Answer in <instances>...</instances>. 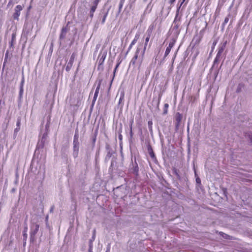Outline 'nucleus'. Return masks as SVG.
I'll return each mask as SVG.
<instances>
[{
    "label": "nucleus",
    "instance_id": "obj_1",
    "mask_svg": "<svg viewBox=\"0 0 252 252\" xmlns=\"http://www.w3.org/2000/svg\"><path fill=\"white\" fill-rule=\"evenodd\" d=\"M226 44L227 41H225L224 42L219 46L218 48V52L213 61L212 69L219 66V63L222 58V53L226 47Z\"/></svg>",
    "mask_w": 252,
    "mask_h": 252
},
{
    "label": "nucleus",
    "instance_id": "obj_2",
    "mask_svg": "<svg viewBox=\"0 0 252 252\" xmlns=\"http://www.w3.org/2000/svg\"><path fill=\"white\" fill-rule=\"evenodd\" d=\"M139 168L136 161V158L134 157L131 158V162L129 166V172L130 173L132 174L136 178H137L139 175Z\"/></svg>",
    "mask_w": 252,
    "mask_h": 252
},
{
    "label": "nucleus",
    "instance_id": "obj_3",
    "mask_svg": "<svg viewBox=\"0 0 252 252\" xmlns=\"http://www.w3.org/2000/svg\"><path fill=\"white\" fill-rule=\"evenodd\" d=\"M79 134L78 130L77 129H76L75 134L73 137V149L72 155L74 158H76L78 157L79 149Z\"/></svg>",
    "mask_w": 252,
    "mask_h": 252
},
{
    "label": "nucleus",
    "instance_id": "obj_4",
    "mask_svg": "<svg viewBox=\"0 0 252 252\" xmlns=\"http://www.w3.org/2000/svg\"><path fill=\"white\" fill-rule=\"evenodd\" d=\"M33 28V25L32 23L27 22L25 23L22 34V37L23 38L26 39V41L28 39V36L30 35Z\"/></svg>",
    "mask_w": 252,
    "mask_h": 252
},
{
    "label": "nucleus",
    "instance_id": "obj_5",
    "mask_svg": "<svg viewBox=\"0 0 252 252\" xmlns=\"http://www.w3.org/2000/svg\"><path fill=\"white\" fill-rule=\"evenodd\" d=\"M69 23V22H68L67 25L63 27L61 30L59 39L60 45H62L63 43H65L66 41V34L69 29L68 27Z\"/></svg>",
    "mask_w": 252,
    "mask_h": 252
},
{
    "label": "nucleus",
    "instance_id": "obj_6",
    "mask_svg": "<svg viewBox=\"0 0 252 252\" xmlns=\"http://www.w3.org/2000/svg\"><path fill=\"white\" fill-rule=\"evenodd\" d=\"M39 225L37 223H33L31 226L30 230V242L33 243L35 240V235L39 230Z\"/></svg>",
    "mask_w": 252,
    "mask_h": 252
},
{
    "label": "nucleus",
    "instance_id": "obj_7",
    "mask_svg": "<svg viewBox=\"0 0 252 252\" xmlns=\"http://www.w3.org/2000/svg\"><path fill=\"white\" fill-rule=\"evenodd\" d=\"M180 26V25L172 24L169 30V32H171V34L173 35L172 39L177 40L181 31V29L179 28Z\"/></svg>",
    "mask_w": 252,
    "mask_h": 252
},
{
    "label": "nucleus",
    "instance_id": "obj_8",
    "mask_svg": "<svg viewBox=\"0 0 252 252\" xmlns=\"http://www.w3.org/2000/svg\"><path fill=\"white\" fill-rule=\"evenodd\" d=\"M141 50V47H138L136 50V52L135 53V54H134L133 57L132 58V59L131 60V61L130 62L129 65H134L136 64V63H137V64H138V68H140L141 64L140 65H139V63L138 62V59H139V56L141 53V51H140Z\"/></svg>",
    "mask_w": 252,
    "mask_h": 252
},
{
    "label": "nucleus",
    "instance_id": "obj_9",
    "mask_svg": "<svg viewBox=\"0 0 252 252\" xmlns=\"http://www.w3.org/2000/svg\"><path fill=\"white\" fill-rule=\"evenodd\" d=\"M185 1V0H183L181 2L180 5L178 7L176 12L175 17L172 23L173 24H177L181 25L182 15H179V11L181 6H182V5L183 4Z\"/></svg>",
    "mask_w": 252,
    "mask_h": 252
},
{
    "label": "nucleus",
    "instance_id": "obj_10",
    "mask_svg": "<svg viewBox=\"0 0 252 252\" xmlns=\"http://www.w3.org/2000/svg\"><path fill=\"white\" fill-rule=\"evenodd\" d=\"M150 38V37H147V36L146 37L144 48H143V50L141 49V50L140 51H141V53H140V55L139 56V59H138V62L139 63V65L142 64V63L143 62L144 55V54H145V50L146 49L147 46L148 45V42L149 41Z\"/></svg>",
    "mask_w": 252,
    "mask_h": 252
},
{
    "label": "nucleus",
    "instance_id": "obj_11",
    "mask_svg": "<svg viewBox=\"0 0 252 252\" xmlns=\"http://www.w3.org/2000/svg\"><path fill=\"white\" fill-rule=\"evenodd\" d=\"M107 56V52L106 51H101L99 54L98 58V69H100L101 66L103 64Z\"/></svg>",
    "mask_w": 252,
    "mask_h": 252
},
{
    "label": "nucleus",
    "instance_id": "obj_12",
    "mask_svg": "<svg viewBox=\"0 0 252 252\" xmlns=\"http://www.w3.org/2000/svg\"><path fill=\"white\" fill-rule=\"evenodd\" d=\"M100 0H94L91 6L90 10L89 13V16L91 19H92L93 18L94 13L97 8V7Z\"/></svg>",
    "mask_w": 252,
    "mask_h": 252
},
{
    "label": "nucleus",
    "instance_id": "obj_13",
    "mask_svg": "<svg viewBox=\"0 0 252 252\" xmlns=\"http://www.w3.org/2000/svg\"><path fill=\"white\" fill-rule=\"evenodd\" d=\"M110 9V7L107 9L103 8L100 11L99 16L100 18H101V23L102 24H104L105 22V20L108 14Z\"/></svg>",
    "mask_w": 252,
    "mask_h": 252
},
{
    "label": "nucleus",
    "instance_id": "obj_14",
    "mask_svg": "<svg viewBox=\"0 0 252 252\" xmlns=\"http://www.w3.org/2000/svg\"><path fill=\"white\" fill-rule=\"evenodd\" d=\"M163 91L162 92H160L158 95V97H154L153 100V105L154 106H156L157 108H159V105L160 104V102L162 97V96L163 95Z\"/></svg>",
    "mask_w": 252,
    "mask_h": 252
},
{
    "label": "nucleus",
    "instance_id": "obj_15",
    "mask_svg": "<svg viewBox=\"0 0 252 252\" xmlns=\"http://www.w3.org/2000/svg\"><path fill=\"white\" fill-rule=\"evenodd\" d=\"M176 41V39H172V41L170 42L168 46L166 49L164 55V59H165L169 55V54L170 52L171 49L174 46Z\"/></svg>",
    "mask_w": 252,
    "mask_h": 252
},
{
    "label": "nucleus",
    "instance_id": "obj_16",
    "mask_svg": "<svg viewBox=\"0 0 252 252\" xmlns=\"http://www.w3.org/2000/svg\"><path fill=\"white\" fill-rule=\"evenodd\" d=\"M22 10V7L20 5H17L15 8V12L13 14V18L15 20H18L19 17L21 13V11Z\"/></svg>",
    "mask_w": 252,
    "mask_h": 252
},
{
    "label": "nucleus",
    "instance_id": "obj_17",
    "mask_svg": "<svg viewBox=\"0 0 252 252\" xmlns=\"http://www.w3.org/2000/svg\"><path fill=\"white\" fill-rule=\"evenodd\" d=\"M28 225L25 222L24 224V230L23 231V246L25 247L26 245V241L28 238V234H27V231H28Z\"/></svg>",
    "mask_w": 252,
    "mask_h": 252
},
{
    "label": "nucleus",
    "instance_id": "obj_18",
    "mask_svg": "<svg viewBox=\"0 0 252 252\" xmlns=\"http://www.w3.org/2000/svg\"><path fill=\"white\" fill-rule=\"evenodd\" d=\"M74 58H75L74 55V54H72V55L71 56L70 60H69V62H68V63L66 65V66L65 67V70L66 71L68 72L70 71L71 68L72 66V65H73V63L74 62Z\"/></svg>",
    "mask_w": 252,
    "mask_h": 252
},
{
    "label": "nucleus",
    "instance_id": "obj_19",
    "mask_svg": "<svg viewBox=\"0 0 252 252\" xmlns=\"http://www.w3.org/2000/svg\"><path fill=\"white\" fill-rule=\"evenodd\" d=\"M20 125H21V118L19 117L17 120L16 127L14 129V130L13 137L14 138L17 136V133L20 130Z\"/></svg>",
    "mask_w": 252,
    "mask_h": 252
},
{
    "label": "nucleus",
    "instance_id": "obj_20",
    "mask_svg": "<svg viewBox=\"0 0 252 252\" xmlns=\"http://www.w3.org/2000/svg\"><path fill=\"white\" fill-rule=\"evenodd\" d=\"M106 148L108 152H107V154L106 156L105 160L106 161H108L111 158L113 152L112 150L110 148L109 145H107L106 146Z\"/></svg>",
    "mask_w": 252,
    "mask_h": 252
},
{
    "label": "nucleus",
    "instance_id": "obj_21",
    "mask_svg": "<svg viewBox=\"0 0 252 252\" xmlns=\"http://www.w3.org/2000/svg\"><path fill=\"white\" fill-rule=\"evenodd\" d=\"M100 81H99V82L98 83V84L95 89V92H94V97H93V101H92V103L93 104H94L96 100V98L97 97V96H98V94L99 93V89H100Z\"/></svg>",
    "mask_w": 252,
    "mask_h": 252
},
{
    "label": "nucleus",
    "instance_id": "obj_22",
    "mask_svg": "<svg viewBox=\"0 0 252 252\" xmlns=\"http://www.w3.org/2000/svg\"><path fill=\"white\" fill-rule=\"evenodd\" d=\"M100 81H99V82L98 83V84L95 89V92H94V97H93V101H92V103L93 104H94L96 100V98L97 97V96H98V94L99 93V89H100Z\"/></svg>",
    "mask_w": 252,
    "mask_h": 252
},
{
    "label": "nucleus",
    "instance_id": "obj_23",
    "mask_svg": "<svg viewBox=\"0 0 252 252\" xmlns=\"http://www.w3.org/2000/svg\"><path fill=\"white\" fill-rule=\"evenodd\" d=\"M100 81H99V82L98 83V84L95 89V92H94V97H93V101H92V103L93 104H94L96 100V98L97 97V96H98V94L99 93V89H100Z\"/></svg>",
    "mask_w": 252,
    "mask_h": 252
},
{
    "label": "nucleus",
    "instance_id": "obj_24",
    "mask_svg": "<svg viewBox=\"0 0 252 252\" xmlns=\"http://www.w3.org/2000/svg\"><path fill=\"white\" fill-rule=\"evenodd\" d=\"M148 152L150 156V157L153 159H156V156L154 154V151L152 149V147L151 145H149L147 147Z\"/></svg>",
    "mask_w": 252,
    "mask_h": 252
},
{
    "label": "nucleus",
    "instance_id": "obj_25",
    "mask_svg": "<svg viewBox=\"0 0 252 252\" xmlns=\"http://www.w3.org/2000/svg\"><path fill=\"white\" fill-rule=\"evenodd\" d=\"M126 1V0H120L119 5H118V10L117 13V16L119 15L122 11V8L124 6V4Z\"/></svg>",
    "mask_w": 252,
    "mask_h": 252
},
{
    "label": "nucleus",
    "instance_id": "obj_26",
    "mask_svg": "<svg viewBox=\"0 0 252 252\" xmlns=\"http://www.w3.org/2000/svg\"><path fill=\"white\" fill-rule=\"evenodd\" d=\"M133 120L132 119L129 122V139L131 140L133 138V133L132 132Z\"/></svg>",
    "mask_w": 252,
    "mask_h": 252
},
{
    "label": "nucleus",
    "instance_id": "obj_27",
    "mask_svg": "<svg viewBox=\"0 0 252 252\" xmlns=\"http://www.w3.org/2000/svg\"><path fill=\"white\" fill-rule=\"evenodd\" d=\"M230 14H228V15L225 18L222 24H221V30H223L225 27V25L228 22L229 20V17H230Z\"/></svg>",
    "mask_w": 252,
    "mask_h": 252
},
{
    "label": "nucleus",
    "instance_id": "obj_28",
    "mask_svg": "<svg viewBox=\"0 0 252 252\" xmlns=\"http://www.w3.org/2000/svg\"><path fill=\"white\" fill-rule=\"evenodd\" d=\"M221 68V66H220L219 67V66H217V67H215L214 68H213L212 69V68H211V70H214V76H215V79H216L219 74V71H220V69Z\"/></svg>",
    "mask_w": 252,
    "mask_h": 252
},
{
    "label": "nucleus",
    "instance_id": "obj_29",
    "mask_svg": "<svg viewBox=\"0 0 252 252\" xmlns=\"http://www.w3.org/2000/svg\"><path fill=\"white\" fill-rule=\"evenodd\" d=\"M44 144H45L44 143L38 140L37 145H36V150H35V152H36L37 151L39 150V149H42L44 146Z\"/></svg>",
    "mask_w": 252,
    "mask_h": 252
},
{
    "label": "nucleus",
    "instance_id": "obj_30",
    "mask_svg": "<svg viewBox=\"0 0 252 252\" xmlns=\"http://www.w3.org/2000/svg\"><path fill=\"white\" fill-rule=\"evenodd\" d=\"M193 169H194V175H195V177L196 183L198 185H201V179L198 176L197 174L196 173V171L194 167Z\"/></svg>",
    "mask_w": 252,
    "mask_h": 252
},
{
    "label": "nucleus",
    "instance_id": "obj_31",
    "mask_svg": "<svg viewBox=\"0 0 252 252\" xmlns=\"http://www.w3.org/2000/svg\"><path fill=\"white\" fill-rule=\"evenodd\" d=\"M16 40V33H13L11 36V41L9 42V45L10 47H12L13 46L14 42Z\"/></svg>",
    "mask_w": 252,
    "mask_h": 252
},
{
    "label": "nucleus",
    "instance_id": "obj_32",
    "mask_svg": "<svg viewBox=\"0 0 252 252\" xmlns=\"http://www.w3.org/2000/svg\"><path fill=\"white\" fill-rule=\"evenodd\" d=\"M91 141H92V147H91V149L92 150H93L94 149V146H95V142H96V137H95V136H92L91 138Z\"/></svg>",
    "mask_w": 252,
    "mask_h": 252
},
{
    "label": "nucleus",
    "instance_id": "obj_33",
    "mask_svg": "<svg viewBox=\"0 0 252 252\" xmlns=\"http://www.w3.org/2000/svg\"><path fill=\"white\" fill-rule=\"evenodd\" d=\"M148 128H149V131H150V133L151 134H153V128H152L153 122H152V121H149L148 122Z\"/></svg>",
    "mask_w": 252,
    "mask_h": 252
},
{
    "label": "nucleus",
    "instance_id": "obj_34",
    "mask_svg": "<svg viewBox=\"0 0 252 252\" xmlns=\"http://www.w3.org/2000/svg\"><path fill=\"white\" fill-rule=\"evenodd\" d=\"M47 138V133H44L42 134L41 138L39 140L40 141L44 143H45Z\"/></svg>",
    "mask_w": 252,
    "mask_h": 252
},
{
    "label": "nucleus",
    "instance_id": "obj_35",
    "mask_svg": "<svg viewBox=\"0 0 252 252\" xmlns=\"http://www.w3.org/2000/svg\"><path fill=\"white\" fill-rule=\"evenodd\" d=\"M151 1L148 4L147 6V7L146 8L144 12L145 13H150L152 10V6L151 5Z\"/></svg>",
    "mask_w": 252,
    "mask_h": 252
},
{
    "label": "nucleus",
    "instance_id": "obj_36",
    "mask_svg": "<svg viewBox=\"0 0 252 252\" xmlns=\"http://www.w3.org/2000/svg\"><path fill=\"white\" fill-rule=\"evenodd\" d=\"M168 107H169L168 104L165 103L164 105L163 115H166L167 114Z\"/></svg>",
    "mask_w": 252,
    "mask_h": 252
},
{
    "label": "nucleus",
    "instance_id": "obj_37",
    "mask_svg": "<svg viewBox=\"0 0 252 252\" xmlns=\"http://www.w3.org/2000/svg\"><path fill=\"white\" fill-rule=\"evenodd\" d=\"M93 242L89 241V242L88 252H93Z\"/></svg>",
    "mask_w": 252,
    "mask_h": 252
},
{
    "label": "nucleus",
    "instance_id": "obj_38",
    "mask_svg": "<svg viewBox=\"0 0 252 252\" xmlns=\"http://www.w3.org/2000/svg\"><path fill=\"white\" fill-rule=\"evenodd\" d=\"M136 42H135V41H132V42H131L130 44L129 45L128 48V49H127V51L126 53V54H127L129 51L131 49L132 46L136 43Z\"/></svg>",
    "mask_w": 252,
    "mask_h": 252
},
{
    "label": "nucleus",
    "instance_id": "obj_39",
    "mask_svg": "<svg viewBox=\"0 0 252 252\" xmlns=\"http://www.w3.org/2000/svg\"><path fill=\"white\" fill-rule=\"evenodd\" d=\"M23 93H24V88H20L19 93V99L20 100H21L23 97Z\"/></svg>",
    "mask_w": 252,
    "mask_h": 252
},
{
    "label": "nucleus",
    "instance_id": "obj_40",
    "mask_svg": "<svg viewBox=\"0 0 252 252\" xmlns=\"http://www.w3.org/2000/svg\"><path fill=\"white\" fill-rule=\"evenodd\" d=\"M140 35V33L139 32H136L135 34V35L134 36V39H133V41H135V42H136L138 40V39L139 38Z\"/></svg>",
    "mask_w": 252,
    "mask_h": 252
},
{
    "label": "nucleus",
    "instance_id": "obj_41",
    "mask_svg": "<svg viewBox=\"0 0 252 252\" xmlns=\"http://www.w3.org/2000/svg\"><path fill=\"white\" fill-rule=\"evenodd\" d=\"M152 30L151 29H148L146 31V34H145V36H147V37H150L151 36V34L152 33Z\"/></svg>",
    "mask_w": 252,
    "mask_h": 252
},
{
    "label": "nucleus",
    "instance_id": "obj_42",
    "mask_svg": "<svg viewBox=\"0 0 252 252\" xmlns=\"http://www.w3.org/2000/svg\"><path fill=\"white\" fill-rule=\"evenodd\" d=\"M114 162H115V161L114 160H111V165L109 168V172H112V171L113 170V166H114Z\"/></svg>",
    "mask_w": 252,
    "mask_h": 252
},
{
    "label": "nucleus",
    "instance_id": "obj_43",
    "mask_svg": "<svg viewBox=\"0 0 252 252\" xmlns=\"http://www.w3.org/2000/svg\"><path fill=\"white\" fill-rule=\"evenodd\" d=\"M95 230H94V233H93V235L92 237V238L89 240V241L90 242H94V241L95 240Z\"/></svg>",
    "mask_w": 252,
    "mask_h": 252
},
{
    "label": "nucleus",
    "instance_id": "obj_44",
    "mask_svg": "<svg viewBox=\"0 0 252 252\" xmlns=\"http://www.w3.org/2000/svg\"><path fill=\"white\" fill-rule=\"evenodd\" d=\"M220 234L225 239H227L228 237H229V236L227 234L222 232H220Z\"/></svg>",
    "mask_w": 252,
    "mask_h": 252
},
{
    "label": "nucleus",
    "instance_id": "obj_45",
    "mask_svg": "<svg viewBox=\"0 0 252 252\" xmlns=\"http://www.w3.org/2000/svg\"><path fill=\"white\" fill-rule=\"evenodd\" d=\"M24 82H25L24 77V76H23L22 80L21 81L20 85V88H23Z\"/></svg>",
    "mask_w": 252,
    "mask_h": 252
},
{
    "label": "nucleus",
    "instance_id": "obj_46",
    "mask_svg": "<svg viewBox=\"0 0 252 252\" xmlns=\"http://www.w3.org/2000/svg\"><path fill=\"white\" fill-rule=\"evenodd\" d=\"M178 116L176 118V120L178 122H180L181 120V115L178 113L177 114Z\"/></svg>",
    "mask_w": 252,
    "mask_h": 252
},
{
    "label": "nucleus",
    "instance_id": "obj_47",
    "mask_svg": "<svg viewBox=\"0 0 252 252\" xmlns=\"http://www.w3.org/2000/svg\"><path fill=\"white\" fill-rule=\"evenodd\" d=\"M136 0H129V5L130 8Z\"/></svg>",
    "mask_w": 252,
    "mask_h": 252
},
{
    "label": "nucleus",
    "instance_id": "obj_48",
    "mask_svg": "<svg viewBox=\"0 0 252 252\" xmlns=\"http://www.w3.org/2000/svg\"><path fill=\"white\" fill-rule=\"evenodd\" d=\"M8 55V51H6V53H5V55L4 62V63H3V66L4 65V64H5V61H6V60H7V59Z\"/></svg>",
    "mask_w": 252,
    "mask_h": 252
},
{
    "label": "nucleus",
    "instance_id": "obj_49",
    "mask_svg": "<svg viewBox=\"0 0 252 252\" xmlns=\"http://www.w3.org/2000/svg\"><path fill=\"white\" fill-rule=\"evenodd\" d=\"M124 97V93L123 94H121L120 97L119 99V103H120L123 99Z\"/></svg>",
    "mask_w": 252,
    "mask_h": 252
},
{
    "label": "nucleus",
    "instance_id": "obj_50",
    "mask_svg": "<svg viewBox=\"0 0 252 252\" xmlns=\"http://www.w3.org/2000/svg\"><path fill=\"white\" fill-rule=\"evenodd\" d=\"M97 133H98V129L97 128L95 131L94 132V134L93 135V136H95V137H97Z\"/></svg>",
    "mask_w": 252,
    "mask_h": 252
},
{
    "label": "nucleus",
    "instance_id": "obj_51",
    "mask_svg": "<svg viewBox=\"0 0 252 252\" xmlns=\"http://www.w3.org/2000/svg\"><path fill=\"white\" fill-rule=\"evenodd\" d=\"M118 138H119V139L120 141L122 140V139H123V136H122V135L121 134V133H120L119 134V135H118Z\"/></svg>",
    "mask_w": 252,
    "mask_h": 252
},
{
    "label": "nucleus",
    "instance_id": "obj_52",
    "mask_svg": "<svg viewBox=\"0 0 252 252\" xmlns=\"http://www.w3.org/2000/svg\"><path fill=\"white\" fill-rule=\"evenodd\" d=\"M173 173H174L175 175H176L177 176H179V174H178V172H177V169H176L174 168V169H173Z\"/></svg>",
    "mask_w": 252,
    "mask_h": 252
},
{
    "label": "nucleus",
    "instance_id": "obj_53",
    "mask_svg": "<svg viewBox=\"0 0 252 252\" xmlns=\"http://www.w3.org/2000/svg\"><path fill=\"white\" fill-rule=\"evenodd\" d=\"M175 1L176 0H170L169 2L171 5H172L175 2Z\"/></svg>",
    "mask_w": 252,
    "mask_h": 252
},
{
    "label": "nucleus",
    "instance_id": "obj_54",
    "mask_svg": "<svg viewBox=\"0 0 252 252\" xmlns=\"http://www.w3.org/2000/svg\"><path fill=\"white\" fill-rule=\"evenodd\" d=\"M120 63H118L116 64V66H115V70H117V68L119 67V65H120Z\"/></svg>",
    "mask_w": 252,
    "mask_h": 252
},
{
    "label": "nucleus",
    "instance_id": "obj_55",
    "mask_svg": "<svg viewBox=\"0 0 252 252\" xmlns=\"http://www.w3.org/2000/svg\"><path fill=\"white\" fill-rule=\"evenodd\" d=\"M105 252H110V248L108 247Z\"/></svg>",
    "mask_w": 252,
    "mask_h": 252
},
{
    "label": "nucleus",
    "instance_id": "obj_56",
    "mask_svg": "<svg viewBox=\"0 0 252 252\" xmlns=\"http://www.w3.org/2000/svg\"><path fill=\"white\" fill-rule=\"evenodd\" d=\"M250 140L251 141V142H252V133L250 135Z\"/></svg>",
    "mask_w": 252,
    "mask_h": 252
},
{
    "label": "nucleus",
    "instance_id": "obj_57",
    "mask_svg": "<svg viewBox=\"0 0 252 252\" xmlns=\"http://www.w3.org/2000/svg\"><path fill=\"white\" fill-rule=\"evenodd\" d=\"M148 29H151L152 30V31H153V26H150Z\"/></svg>",
    "mask_w": 252,
    "mask_h": 252
},
{
    "label": "nucleus",
    "instance_id": "obj_58",
    "mask_svg": "<svg viewBox=\"0 0 252 252\" xmlns=\"http://www.w3.org/2000/svg\"><path fill=\"white\" fill-rule=\"evenodd\" d=\"M116 71V70H115V68L114 70V71H113L114 76H115V74Z\"/></svg>",
    "mask_w": 252,
    "mask_h": 252
},
{
    "label": "nucleus",
    "instance_id": "obj_59",
    "mask_svg": "<svg viewBox=\"0 0 252 252\" xmlns=\"http://www.w3.org/2000/svg\"><path fill=\"white\" fill-rule=\"evenodd\" d=\"M15 191V189H12V190H11V191L12 192H14Z\"/></svg>",
    "mask_w": 252,
    "mask_h": 252
},
{
    "label": "nucleus",
    "instance_id": "obj_60",
    "mask_svg": "<svg viewBox=\"0 0 252 252\" xmlns=\"http://www.w3.org/2000/svg\"><path fill=\"white\" fill-rule=\"evenodd\" d=\"M74 31H75V32L76 33V32H77V29L75 28Z\"/></svg>",
    "mask_w": 252,
    "mask_h": 252
},
{
    "label": "nucleus",
    "instance_id": "obj_61",
    "mask_svg": "<svg viewBox=\"0 0 252 252\" xmlns=\"http://www.w3.org/2000/svg\"><path fill=\"white\" fill-rule=\"evenodd\" d=\"M232 20H231V21H230V24H229V25H230V24H232Z\"/></svg>",
    "mask_w": 252,
    "mask_h": 252
},
{
    "label": "nucleus",
    "instance_id": "obj_62",
    "mask_svg": "<svg viewBox=\"0 0 252 252\" xmlns=\"http://www.w3.org/2000/svg\"><path fill=\"white\" fill-rule=\"evenodd\" d=\"M144 2H146L147 1V0H143Z\"/></svg>",
    "mask_w": 252,
    "mask_h": 252
}]
</instances>
